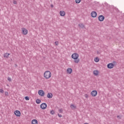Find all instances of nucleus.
<instances>
[{
  "label": "nucleus",
  "instance_id": "nucleus-1",
  "mask_svg": "<svg viewBox=\"0 0 124 124\" xmlns=\"http://www.w3.org/2000/svg\"><path fill=\"white\" fill-rule=\"evenodd\" d=\"M79 58V54L75 53L72 55V58L74 60V62L76 63H78L80 62V60L78 59Z\"/></svg>",
  "mask_w": 124,
  "mask_h": 124
},
{
  "label": "nucleus",
  "instance_id": "nucleus-2",
  "mask_svg": "<svg viewBox=\"0 0 124 124\" xmlns=\"http://www.w3.org/2000/svg\"><path fill=\"white\" fill-rule=\"evenodd\" d=\"M44 77L46 78V79H50L52 77V73L49 71H46L45 72L44 74Z\"/></svg>",
  "mask_w": 124,
  "mask_h": 124
},
{
  "label": "nucleus",
  "instance_id": "nucleus-3",
  "mask_svg": "<svg viewBox=\"0 0 124 124\" xmlns=\"http://www.w3.org/2000/svg\"><path fill=\"white\" fill-rule=\"evenodd\" d=\"M41 109H43V110L46 109L47 108V104L46 103H43L40 105Z\"/></svg>",
  "mask_w": 124,
  "mask_h": 124
},
{
  "label": "nucleus",
  "instance_id": "nucleus-4",
  "mask_svg": "<svg viewBox=\"0 0 124 124\" xmlns=\"http://www.w3.org/2000/svg\"><path fill=\"white\" fill-rule=\"evenodd\" d=\"M21 30L23 34H24V35H27V34H28V30L26 29V28H22Z\"/></svg>",
  "mask_w": 124,
  "mask_h": 124
},
{
  "label": "nucleus",
  "instance_id": "nucleus-5",
  "mask_svg": "<svg viewBox=\"0 0 124 124\" xmlns=\"http://www.w3.org/2000/svg\"><path fill=\"white\" fill-rule=\"evenodd\" d=\"M38 94L40 96H44L45 95V92L43 90H41L38 91Z\"/></svg>",
  "mask_w": 124,
  "mask_h": 124
},
{
  "label": "nucleus",
  "instance_id": "nucleus-6",
  "mask_svg": "<svg viewBox=\"0 0 124 124\" xmlns=\"http://www.w3.org/2000/svg\"><path fill=\"white\" fill-rule=\"evenodd\" d=\"M91 16L93 17V18H95V17L97 16V13H96V12L95 11H93L91 13Z\"/></svg>",
  "mask_w": 124,
  "mask_h": 124
},
{
  "label": "nucleus",
  "instance_id": "nucleus-7",
  "mask_svg": "<svg viewBox=\"0 0 124 124\" xmlns=\"http://www.w3.org/2000/svg\"><path fill=\"white\" fill-rule=\"evenodd\" d=\"M105 18V17H104V16L102 15H100L98 17V20L99 21H100V22H102L103 21H104Z\"/></svg>",
  "mask_w": 124,
  "mask_h": 124
},
{
  "label": "nucleus",
  "instance_id": "nucleus-8",
  "mask_svg": "<svg viewBox=\"0 0 124 124\" xmlns=\"http://www.w3.org/2000/svg\"><path fill=\"white\" fill-rule=\"evenodd\" d=\"M91 95L92 96H96L97 95V91L93 90L91 92Z\"/></svg>",
  "mask_w": 124,
  "mask_h": 124
},
{
  "label": "nucleus",
  "instance_id": "nucleus-9",
  "mask_svg": "<svg viewBox=\"0 0 124 124\" xmlns=\"http://www.w3.org/2000/svg\"><path fill=\"white\" fill-rule=\"evenodd\" d=\"M15 115L17 117H20L21 116V112L19 110H16L15 111Z\"/></svg>",
  "mask_w": 124,
  "mask_h": 124
},
{
  "label": "nucleus",
  "instance_id": "nucleus-10",
  "mask_svg": "<svg viewBox=\"0 0 124 124\" xmlns=\"http://www.w3.org/2000/svg\"><path fill=\"white\" fill-rule=\"evenodd\" d=\"M108 68H109V69H112L113 67H114V64L109 63L107 65Z\"/></svg>",
  "mask_w": 124,
  "mask_h": 124
},
{
  "label": "nucleus",
  "instance_id": "nucleus-11",
  "mask_svg": "<svg viewBox=\"0 0 124 124\" xmlns=\"http://www.w3.org/2000/svg\"><path fill=\"white\" fill-rule=\"evenodd\" d=\"M60 15L62 16H65V12L63 11H61L60 12Z\"/></svg>",
  "mask_w": 124,
  "mask_h": 124
},
{
  "label": "nucleus",
  "instance_id": "nucleus-12",
  "mask_svg": "<svg viewBox=\"0 0 124 124\" xmlns=\"http://www.w3.org/2000/svg\"><path fill=\"white\" fill-rule=\"evenodd\" d=\"M47 98H52L53 97V94L52 93H48L47 94Z\"/></svg>",
  "mask_w": 124,
  "mask_h": 124
},
{
  "label": "nucleus",
  "instance_id": "nucleus-13",
  "mask_svg": "<svg viewBox=\"0 0 124 124\" xmlns=\"http://www.w3.org/2000/svg\"><path fill=\"white\" fill-rule=\"evenodd\" d=\"M67 73H68L69 74H71V73H72V69L70 68H68L67 69Z\"/></svg>",
  "mask_w": 124,
  "mask_h": 124
},
{
  "label": "nucleus",
  "instance_id": "nucleus-14",
  "mask_svg": "<svg viewBox=\"0 0 124 124\" xmlns=\"http://www.w3.org/2000/svg\"><path fill=\"white\" fill-rule=\"evenodd\" d=\"M32 124H38V122L36 119H33L31 122Z\"/></svg>",
  "mask_w": 124,
  "mask_h": 124
},
{
  "label": "nucleus",
  "instance_id": "nucleus-15",
  "mask_svg": "<svg viewBox=\"0 0 124 124\" xmlns=\"http://www.w3.org/2000/svg\"><path fill=\"white\" fill-rule=\"evenodd\" d=\"M78 27L81 28V29H84V28H85V25L83 24V23H80L78 24Z\"/></svg>",
  "mask_w": 124,
  "mask_h": 124
},
{
  "label": "nucleus",
  "instance_id": "nucleus-16",
  "mask_svg": "<svg viewBox=\"0 0 124 124\" xmlns=\"http://www.w3.org/2000/svg\"><path fill=\"white\" fill-rule=\"evenodd\" d=\"M93 73L94 75H95V76H97V75H98L99 72H98V71L97 70H94L93 71Z\"/></svg>",
  "mask_w": 124,
  "mask_h": 124
},
{
  "label": "nucleus",
  "instance_id": "nucleus-17",
  "mask_svg": "<svg viewBox=\"0 0 124 124\" xmlns=\"http://www.w3.org/2000/svg\"><path fill=\"white\" fill-rule=\"evenodd\" d=\"M10 54L8 53H6L5 54H4V58H8Z\"/></svg>",
  "mask_w": 124,
  "mask_h": 124
},
{
  "label": "nucleus",
  "instance_id": "nucleus-18",
  "mask_svg": "<svg viewBox=\"0 0 124 124\" xmlns=\"http://www.w3.org/2000/svg\"><path fill=\"white\" fill-rule=\"evenodd\" d=\"M70 108H71V109L72 110H74V109H76V106H74V105H71Z\"/></svg>",
  "mask_w": 124,
  "mask_h": 124
},
{
  "label": "nucleus",
  "instance_id": "nucleus-19",
  "mask_svg": "<svg viewBox=\"0 0 124 124\" xmlns=\"http://www.w3.org/2000/svg\"><path fill=\"white\" fill-rule=\"evenodd\" d=\"M41 102V100H40V99H37L36 100V103H37V104H40Z\"/></svg>",
  "mask_w": 124,
  "mask_h": 124
},
{
  "label": "nucleus",
  "instance_id": "nucleus-20",
  "mask_svg": "<svg viewBox=\"0 0 124 124\" xmlns=\"http://www.w3.org/2000/svg\"><path fill=\"white\" fill-rule=\"evenodd\" d=\"M94 61L95 62H99V59H98V58L96 57L94 59Z\"/></svg>",
  "mask_w": 124,
  "mask_h": 124
},
{
  "label": "nucleus",
  "instance_id": "nucleus-21",
  "mask_svg": "<svg viewBox=\"0 0 124 124\" xmlns=\"http://www.w3.org/2000/svg\"><path fill=\"white\" fill-rule=\"evenodd\" d=\"M76 3H80L81 2V0H76Z\"/></svg>",
  "mask_w": 124,
  "mask_h": 124
},
{
  "label": "nucleus",
  "instance_id": "nucleus-22",
  "mask_svg": "<svg viewBox=\"0 0 124 124\" xmlns=\"http://www.w3.org/2000/svg\"><path fill=\"white\" fill-rule=\"evenodd\" d=\"M0 93H4V92L3 91V90L2 89H0Z\"/></svg>",
  "mask_w": 124,
  "mask_h": 124
},
{
  "label": "nucleus",
  "instance_id": "nucleus-23",
  "mask_svg": "<svg viewBox=\"0 0 124 124\" xmlns=\"http://www.w3.org/2000/svg\"><path fill=\"white\" fill-rule=\"evenodd\" d=\"M25 98L26 100H30V97H29V96H26L25 97Z\"/></svg>",
  "mask_w": 124,
  "mask_h": 124
},
{
  "label": "nucleus",
  "instance_id": "nucleus-24",
  "mask_svg": "<svg viewBox=\"0 0 124 124\" xmlns=\"http://www.w3.org/2000/svg\"><path fill=\"white\" fill-rule=\"evenodd\" d=\"M50 114H51V115H54V114H55V112L54 111V110H51Z\"/></svg>",
  "mask_w": 124,
  "mask_h": 124
},
{
  "label": "nucleus",
  "instance_id": "nucleus-25",
  "mask_svg": "<svg viewBox=\"0 0 124 124\" xmlns=\"http://www.w3.org/2000/svg\"><path fill=\"white\" fill-rule=\"evenodd\" d=\"M84 96L86 98H89V95L88 94H85L84 95Z\"/></svg>",
  "mask_w": 124,
  "mask_h": 124
},
{
  "label": "nucleus",
  "instance_id": "nucleus-26",
  "mask_svg": "<svg viewBox=\"0 0 124 124\" xmlns=\"http://www.w3.org/2000/svg\"><path fill=\"white\" fill-rule=\"evenodd\" d=\"M14 4H17V1L14 0L13 1Z\"/></svg>",
  "mask_w": 124,
  "mask_h": 124
},
{
  "label": "nucleus",
  "instance_id": "nucleus-27",
  "mask_svg": "<svg viewBox=\"0 0 124 124\" xmlns=\"http://www.w3.org/2000/svg\"><path fill=\"white\" fill-rule=\"evenodd\" d=\"M8 80L9 81V82H11L12 81V79L10 77H8Z\"/></svg>",
  "mask_w": 124,
  "mask_h": 124
},
{
  "label": "nucleus",
  "instance_id": "nucleus-28",
  "mask_svg": "<svg viewBox=\"0 0 124 124\" xmlns=\"http://www.w3.org/2000/svg\"><path fill=\"white\" fill-rule=\"evenodd\" d=\"M60 113H62V108H60L59 110Z\"/></svg>",
  "mask_w": 124,
  "mask_h": 124
},
{
  "label": "nucleus",
  "instance_id": "nucleus-29",
  "mask_svg": "<svg viewBox=\"0 0 124 124\" xmlns=\"http://www.w3.org/2000/svg\"><path fill=\"white\" fill-rule=\"evenodd\" d=\"M55 45H57V46L59 45V42L58 41L55 42Z\"/></svg>",
  "mask_w": 124,
  "mask_h": 124
},
{
  "label": "nucleus",
  "instance_id": "nucleus-30",
  "mask_svg": "<svg viewBox=\"0 0 124 124\" xmlns=\"http://www.w3.org/2000/svg\"><path fill=\"white\" fill-rule=\"evenodd\" d=\"M58 116L59 117V118H62V114H58Z\"/></svg>",
  "mask_w": 124,
  "mask_h": 124
},
{
  "label": "nucleus",
  "instance_id": "nucleus-31",
  "mask_svg": "<svg viewBox=\"0 0 124 124\" xmlns=\"http://www.w3.org/2000/svg\"><path fill=\"white\" fill-rule=\"evenodd\" d=\"M5 95H8V92H5Z\"/></svg>",
  "mask_w": 124,
  "mask_h": 124
},
{
  "label": "nucleus",
  "instance_id": "nucleus-32",
  "mask_svg": "<svg viewBox=\"0 0 124 124\" xmlns=\"http://www.w3.org/2000/svg\"><path fill=\"white\" fill-rule=\"evenodd\" d=\"M50 6H51V7H54V5L51 4V5H50Z\"/></svg>",
  "mask_w": 124,
  "mask_h": 124
},
{
  "label": "nucleus",
  "instance_id": "nucleus-33",
  "mask_svg": "<svg viewBox=\"0 0 124 124\" xmlns=\"http://www.w3.org/2000/svg\"><path fill=\"white\" fill-rule=\"evenodd\" d=\"M117 118H119V119H121V116H117Z\"/></svg>",
  "mask_w": 124,
  "mask_h": 124
},
{
  "label": "nucleus",
  "instance_id": "nucleus-34",
  "mask_svg": "<svg viewBox=\"0 0 124 124\" xmlns=\"http://www.w3.org/2000/svg\"><path fill=\"white\" fill-rule=\"evenodd\" d=\"M84 124H88V123H84Z\"/></svg>",
  "mask_w": 124,
  "mask_h": 124
},
{
  "label": "nucleus",
  "instance_id": "nucleus-35",
  "mask_svg": "<svg viewBox=\"0 0 124 124\" xmlns=\"http://www.w3.org/2000/svg\"><path fill=\"white\" fill-rule=\"evenodd\" d=\"M15 65H16V66H17V65L16 64Z\"/></svg>",
  "mask_w": 124,
  "mask_h": 124
}]
</instances>
